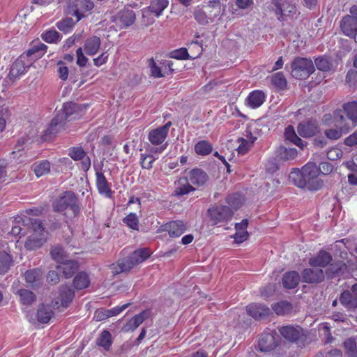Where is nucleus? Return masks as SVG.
<instances>
[{
	"label": "nucleus",
	"instance_id": "obj_46",
	"mask_svg": "<svg viewBox=\"0 0 357 357\" xmlns=\"http://www.w3.org/2000/svg\"><path fill=\"white\" fill-rule=\"evenodd\" d=\"M150 255L151 252L149 250L144 248L134 251L130 255V257L132 259V261L135 266L145 261L147 258L149 257Z\"/></svg>",
	"mask_w": 357,
	"mask_h": 357
},
{
	"label": "nucleus",
	"instance_id": "obj_28",
	"mask_svg": "<svg viewBox=\"0 0 357 357\" xmlns=\"http://www.w3.org/2000/svg\"><path fill=\"white\" fill-rule=\"evenodd\" d=\"M26 282L33 289L39 288L42 284V273L40 270L33 269L26 271L24 273Z\"/></svg>",
	"mask_w": 357,
	"mask_h": 357
},
{
	"label": "nucleus",
	"instance_id": "obj_14",
	"mask_svg": "<svg viewBox=\"0 0 357 357\" xmlns=\"http://www.w3.org/2000/svg\"><path fill=\"white\" fill-rule=\"evenodd\" d=\"M171 125L172 123L169 121L162 126L151 130L148 135L149 142L153 145H160L167 138Z\"/></svg>",
	"mask_w": 357,
	"mask_h": 357
},
{
	"label": "nucleus",
	"instance_id": "obj_45",
	"mask_svg": "<svg viewBox=\"0 0 357 357\" xmlns=\"http://www.w3.org/2000/svg\"><path fill=\"white\" fill-rule=\"evenodd\" d=\"M195 151L197 155L203 156L207 155L212 152L213 146L206 140H201L195 144Z\"/></svg>",
	"mask_w": 357,
	"mask_h": 357
},
{
	"label": "nucleus",
	"instance_id": "obj_37",
	"mask_svg": "<svg viewBox=\"0 0 357 357\" xmlns=\"http://www.w3.org/2000/svg\"><path fill=\"white\" fill-rule=\"evenodd\" d=\"M121 25L126 27L130 26L135 20V13L131 9H124L119 13Z\"/></svg>",
	"mask_w": 357,
	"mask_h": 357
},
{
	"label": "nucleus",
	"instance_id": "obj_40",
	"mask_svg": "<svg viewBox=\"0 0 357 357\" xmlns=\"http://www.w3.org/2000/svg\"><path fill=\"white\" fill-rule=\"evenodd\" d=\"M168 5V0H152L151 5L149 6V10L156 17H159Z\"/></svg>",
	"mask_w": 357,
	"mask_h": 357
},
{
	"label": "nucleus",
	"instance_id": "obj_39",
	"mask_svg": "<svg viewBox=\"0 0 357 357\" xmlns=\"http://www.w3.org/2000/svg\"><path fill=\"white\" fill-rule=\"evenodd\" d=\"M297 155L298 151L295 148H287L282 146L278 149V156L284 161L294 160L297 157Z\"/></svg>",
	"mask_w": 357,
	"mask_h": 357
},
{
	"label": "nucleus",
	"instance_id": "obj_41",
	"mask_svg": "<svg viewBox=\"0 0 357 357\" xmlns=\"http://www.w3.org/2000/svg\"><path fill=\"white\" fill-rule=\"evenodd\" d=\"M80 107L81 106L79 105L72 102L64 103L63 105V113L60 114L63 115V121L68 119H75V117L71 116L79 110Z\"/></svg>",
	"mask_w": 357,
	"mask_h": 357
},
{
	"label": "nucleus",
	"instance_id": "obj_27",
	"mask_svg": "<svg viewBox=\"0 0 357 357\" xmlns=\"http://www.w3.org/2000/svg\"><path fill=\"white\" fill-rule=\"evenodd\" d=\"M165 229L169 236L176 238L181 236L186 230V226L181 220L172 221L165 225Z\"/></svg>",
	"mask_w": 357,
	"mask_h": 357
},
{
	"label": "nucleus",
	"instance_id": "obj_32",
	"mask_svg": "<svg viewBox=\"0 0 357 357\" xmlns=\"http://www.w3.org/2000/svg\"><path fill=\"white\" fill-rule=\"evenodd\" d=\"M193 190H195V188L192 187L188 178H181L178 181L174 195L176 196H182L187 195Z\"/></svg>",
	"mask_w": 357,
	"mask_h": 357
},
{
	"label": "nucleus",
	"instance_id": "obj_1",
	"mask_svg": "<svg viewBox=\"0 0 357 357\" xmlns=\"http://www.w3.org/2000/svg\"><path fill=\"white\" fill-rule=\"evenodd\" d=\"M319 170L313 162H308L301 169H294L289 175L295 185L310 190H317L321 187V183L318 180Z\"/></svg>",
	"mask_w": 357,
	"mask_h": 357
},
{
	"label": "nucleus",
	"instance_id": "obj_25",
	"mask_svg": "<svg viewBox=\"0 0 357 357\" xmlns=\"http://www.w3.org/2000/svg\"><path fill=\"white\" fill-rule=\"evenodd\" d=\"M186 178L191 185L200 187L205 184L208 178V176L200 169H193L190 171L188 176Z\"/></svg>",
	"mask_w": 357,
	"mask_h": 357
},
{
	"label": "nucleus",
	"instance_id": "obj_21",
	"mask_svg": "<svg viewBox=\"0 0 357 357\" xmlns=\"http://www.w3.org/2000/svg\"><path fill=\"white\" fill-rule=\"evenodd\" d=\"M248 314L255 319H259L268 315L270 310L265 305L252 303L247 306Z\"/></svg>",
	"mask_w": 357,
	"mask_h": 357
},
{
	"label": "nucleus",
	"instance_id": "obj_58",
	"mask_svg": "<svg viewBox=\"0 0 357 357\" xmlns=\"http://www.w3.org/2000/svg\"><path fill=\"white\" fill-rule=\"evenodd\" d=\"M155 160L151 155L141 154L140 162L142 168L147 169L152 168Z\"/></svg>",
	"mask_w": 357,
	"mask_h": 357
},
{
	"label": "nucleus",
	"instance_id": "obj_53",
	"mask_svg": "<svg viewBox=\"0 0 357 357\" xmlns=\"http://www.w3.org/2000/svg\"><path fill=\"white\" fill-rule=\"evenodd\" d=\"M123 222L129 228L133 230L139 229V218L137 214L135 213H130L128 215H127L123 219Z\"/></svg>",
	"mask_w": 357,
	"mask_h": 357
},
{
	"label": "nucleus",
	"instance_id": "obj_42",
	"mask_svg": "<svg viewBox=\"0 0 357 357\" xmlns=\"http://www.w3.org/2000/svg\"><path fill=\"white\" fill-rule=\"evenodd\" d=\"M13 264L11 256L6 252H0V274L4 275Z\"/></svg>",
	"mask_w": 357,
	"mask_h": 357
},
{
	"label": "nucleus",
	"instance_id": "obj_49",
	"mask_svg": "<svg viewBox=\"0 0 357 357\" xmlns=\"http://www.w3.org/2000/svg\"><path fill=\"white\" fill-rule=\"evenodd\" d=\"M75 25L74 20L70 17H66L56 23V27L64 33H70Z\"/></svg>",
	"mask_w": 357,
	"mask_h": 357
},
{
	"label": "nucleus",
	"instance_id": "obj_48",
	"mask_svg": "<svg viewBox=\"0 0 357 357\" xmlns=\"http://www.w3.org/2000/svg\"><path fill=\"white\" fill-rule=\"evenodd\" d=\"M275 312L278 315H284L290 312L292 310L291 304L287 301H282L273 306Z\"/></svg>",
	"mask_w": 357,
	"mask_h": 357
},
{
	"label": "nucleus",
	"instance_id": "obj_16",
	"mask_svg": "<svg viewBox=\"0 0 357 357\" xmlns=\"http://www.w3.org/2000/svg\"><path fill=\"white\" fill-rule=\"evenodd\" d=\"M189 48L197 47V54L195 56H190L188 52V50L185 47L177 49L170 53V56L173 59L185 60L190 58H196L202 53V44L198 40L192 41L189 45Z\"/></svg>",
	"mask_w": 357,
	"mask_h": 357
},
{
	"label": "nucleus",
	"instance_id": "obj_20",
	"mask_svg": "<svg viewBox=\"0 0 357 357\" xmlns=\"http://www.w3.org/2000/svg\"><path fill=\"white\" fill-rule=\"evenodd\" d=\"M332 261V256L325 250H320L316 256L311 257L309 260V264L312 267L327 266Z\"/></svg>",
	"mask_w": 357,
	"mask_h": 357
},
{
	"label": "nucleus",
	"instance_id": "obj_54",
	"mask_svg": "<svg viewBox=\"0 0 357 357\" xmlns=\"http://www.w3.org/2000/svg\"><path fill=\"white\" fill-rule=\"evenodd\" d=\"M226 202L229 206L234 210L239 208L242 204L241 197L238 194L228 195Z\"/></svg>",
	"mask_w": 357,
	"mask_h": 357
},
{
	"label": "nucleus",
	"instance_id": "obj_63",
	"mask_svg": "<svg viewBox=\"0 0 357 357\" xmlns=\"http://www.w3.org/2000/svg\"><path fill=\"white\" fill-rule=\"evenodd\" d=\"M343 155L342 151L337 147L331 148L327 152V158L330 160H335L338 158H342Z\"/></svg>",
	"mask_w": 357,
	"mask_h": 357
},
{
	"label": "nucleus",
	"instance_id": "obj_34",
	"mask_svg": "<svg viewBox=\"0 0 357 357\" xmlns=\"http://www.w3.org/2000/svg\"><path fill=\"white\" fill-rule=\"evenodd\" d=\"M22 75V61L21 56H20L16 61L12 64L10 72L8 73V79L14 82L19 79Z\"/></svg>",
	"mask_w": 357,
	"mask_h": 357
},
{
	"label": "nucleus",
	"instance_id": "obj_36",
	"mask_svg": "<svg viewBox=\"0 0 357 357\" xmlns=\"http://www.w3.org/2000/svg\"><path fill=\"white\" fill-rule=\"evenodd\" d=\"M53 314L54 312L50 306L42 304L37 311V319L40 323L47 324Z\"/></svg>",
	"mask_w": 357,
	"mask_h": 357
},
{
	"label": "nucleus",
	"instance_id": "obj_11",
	"mask_svg": "<svg viewBox=\"0 0 357 357\" xmlns=\"http://www.w3.org/2000/svg\"><path fill=\"white\" fill-rule=\"evenodd\" d=\"M344 121V117L342 114V111L341 109H336L333 112V122L336 126L340 127V128L335 129H327L325 130L324 134L326 137L332 140H337L340 139L342 135V128L344 127L343 124Z\"/></svg>",
	"mask_w": 357,
	"mask_h": 357
},
{
	"label": "nucleus",
	"instance_id": "obj_50",
	"mask_svg": "<svg viewBox=\"0 0 357 357\" xmlns=\"http://www.w3.org/2000/svg\"><path fill=\"white\" fill-rule=\"evenodd\" d=\"M347 357H357V345L354 338H349L344 342Z\"/></svg>",
	"mask_w": 357,
	"mask_h": 357
},
{
	"label": "nucleus",
	"instance_id": "obj_8",
	"mask_svg": "<svg viewBox=\"0 0 357 357\" xmlns=\"http://www.w3.org/2000/svg\"><path fill=\"white\" fill-rule=\"evenodd\" d=\"M75 296L74 290L69 286L63 285L59 289V294L52 301L56 309L66 308L71 303Z\"/></svg>",
	"mask_w": 357,
	"mask_h": 357
},
{
	"label": "nucleus",
	"instance_id": "obj_18",
	"mask_svg": "<svg viewBox=\"0 0 357 357\" xmlns=\"http://www.w3.org/2000/svg\"><path fill=\"white\" fill-rule=\"evenodd\" d=\"M302 278L307 283H319L324 280L325 275L322 269L305 268L302 272Z\"/></svg>",
	"mask_w": 357,
	"mask_h": 357
},
{
	"label": "nucleus",
	"instance_id": "obj_6",
	"mask_svg": "<svg viewBox=\"0 0 357 357\" xmlns=\"http://www.w3.org/2000/svg\"><path fill=\"white\" fill-rule=\"evenodd\" d=\"M272 10L279 21L283 22L287 17L296 14V9L294 3L289 0H271Z\"/></svg>",
	"mask_w": 357,
	"mask_h": 357
},
{
	"label": "nucleus",
	"instance_id": "obj_35",
	"mask_svg": "<svg viewBox=\"0 0 357 357\" xmlns=\"http://www.w3.org/2000/svg\"><path fill=\"white\" fill-rule=\"evenodd\" d=\"M347 266L344 262L342 261L330 264L326 273L329 278H335L342 275L347 270Z\"/></svg>",
	"mask_w": 357,
	"mask_h": 357
},
{
	"label": "nucleus",
	"instance_id": "obj_59",
	"mask_svg": "<svg viewBox=\"0 0 357 357\" xmlns=\"http://www.w3.org/2000/svg\"><path fill=\"white\" fill-rule=\"evenodd\" d=\"M315 65L317 69L321 71H328L331 68L329 61L324 57H319L316 59Z\"/></svg>",
	"mask_w": 357,
	"mask_h": 357
},
{
	"label": "nucleus",
	"instance_id": "obj_55",
	"mask_svg": "<svg viewBox=\"0 0 357 357\" xmlns=\"http://www.w3.org/2000/svg\"><path fill=\"white\" fill-rule=\"evenodd\" d=\"M237 143H238V146L236 151L240 155L246 154L252 146L249 141L243 137L238 138Z\"/></svg>",
	"mask_w": 357,
	"mask_h": 357
},
{
	"label": "nucleus",
	"instance_id": "obj_17",
	"mask_svg": "<svg viewBox=\"0 0 357 357\" xmlns=\"http://www.w3.org/2000/svg\"><path fill=\"white\" fill-rule=\"evenodd\" d=\"M47 46L39 40L33 41L26 55L31 61L40 59L47 52Z\"/></svg>",
	"mask_w": 357,
	"mask_h": 357
},
{
	"label": "nucleus",
	"instance_id": "obj_52",
	"mask_svg": "<svg viewBox=\"0 0 357 357\" xmlns=\"http://www.w3.org/2000/svg\"><path fill=\"white\" fill-rule=\"evenodd\" d=\"M272 84L278 89H284L287 86V79L282 73L279 72L273 75L271 77Z\"/></svg>",
	"mask_w": 357,
	"mask_h": 357
},
{
	"label": "nucleus",
	"instance_id": "obj_62",
	"mask_svg": "<svg viewBox=\"0 0 357 357\" xmlns=\"http://www.w3.org/2000/svg\"><path fill=\"white\" fill-rule=\"evenodd\" d=\"M319 170V174H322L324 175H328L332 172L333 167L329 162H322L317 167Z\"/></svg>",
	"mask_w": 357,
	"mask_h": 357
},
{
	"label": "nucleus",
	"instance_id": "obj_9",
	"mask_svg": "<svg viewBox=\"0 0 357 357\" xmlns=\"http://www.w3.org/2000/svg\"><path fill=\"white\" fill-rule=\"evenodd\" d=\"M93 169L96 172V185L99 194L111 198L113 192L102 172V164H93Z\"/></svg>",
	"mask_w": 357,
	"mask_h": 357
},
{
	"label": "nucleus",
	"instance_id": "obj_19",
	"mask_svg": "<svg viewBox=\"0 0 357 357\" xmlns=\"http://www.w3.org/2000/svg\"><path fill=\"white\" fill-rule=\"evenodd\" d=\"M280 333L286 340L296 342L303 337V330L301 327L285 326L280 328Z\"/></svg>",
	"mask_w": 357,
	"mask_h": 357
},
{
	"label": "nucleus",
	"instance_id": "obj_13",
	"mask_svg": "<svg viewBox=\"0 0 357 357\" xmlns=\"http://www.w3.org/2000/svg\"><path fill=\"white\" fill-rule=\"evenodd\" d=\"M64 126L63 115L55 116L48 125V127L43 131L42 138L44 141L50 140Z\"/></svg>",
	"mask_w": 357,
	"mask_h": 357
},
{
	"label": "nucleus",
	"instance_id": "obj_22",
	"mask_svg": "<svg viewBox=\"0 0 357 357\" xmlns=\"http://www.w3.org/2000/svg\"><path fill=\"white\" fill-rule=\"evenodd\" d=\"M340 28L345 36H353L357 29V19L351 15L344 16L340 22Z\"/></svg>",
	"mask_w": 357,
	"mask_h": 357
},
{
	"label": "nucleus",
	"instance_id": "obj_60",
	"mask_svg": "<svg viewBox=\"0 0 357 357\" xmlns=\"http://www.w3.org/2000/svg\"><path fill=\"white\" fill-rule=\"evenodd\" d=\"M22 155V145L20 144V142L16 145V146L14 149V151H13L10 153V160L11 162H15V163H20L21 162L20 158Z\"/></svg>",
	"mask_w": 357,
	"mask_h": 357
},
{
	"label": "nucleus",
	"instance_id": "obj_38",
	"mask_svg": "<svg viewBox=\"0 0 357 357\" xmlns=\"http://www.w3.org/2000/svg\"><path fill=\"white\" fill-rule=\"evenodd\" d=\"M90 284L89 275L85 272L78 273L73 280V286L77 290L87 288Z\"/></svg>",
	"mask_w": 357,
	"mask_h": 357
},
{
	"label": "nucleus",
	"instance_id": "obj_31",
	"mask_svg": "<svg viewBox=\"0 0 357 357\" xmlns=\"http://www.w3.org/2000/svg\"><path fill=\"white\" fill-rule=\"evenodd\" d=\"M134 266L135 264H133L132 259L128 256L127 258L119 260L116 265H112V274L117 275L122 272L128 271Z\"/></svg>",
	"mask_w": 357,
	"mask_h": 357
},
{
	"label": "nucleus",
	"instance_id": "obj_56",
	"mask_svg": "<svg viewBox=\"0 0 357 357\" xmlns=\"http://www.w3.org/2000/svg\"><path fill=\"white\" fill-rule=\"evenodd\" d=\"M68 155L75 161L80 160L86 156V153L82 147H73L69 149Z\"/></svg>",
	"mask_w": 357,
	"mask_h": 357
},
{
	"label": "nucleus",
	"instance_id": "obj_51",
	"mask_svg": "<svg viewBox=\"0 0 357 357\" xmlns=\"http://www.w3.org/2000/svg\"><path fill=\"white\" fill-rule=\"evenodd\" d=\"M50 170V163L47 160H43L33 165V171L37 177L47 174Z\"/></svg>",
	"mask_w": 357,
	"mask_h": 357
},
{
	"label": "nucleus",
	"instance_id": "obj_61",
	"mask_svg": "<svg viewBox=\"0 0 357 357\" xmlns=\"http://www.w3.org/2000/svg\"><path fill=\"white\" fill-rule=\"evenodd\" d=\"M149 67L151 76L156 78H160L164 76L162 73L160 68L157 66L153 59H149Z\"/></svg>",
	"mask_w": 357,
	"mask_h": 357
},
{
	"label": "nucleus",
	"instance_id": "obj_5",
	"mask_svg": "<svg viewBox=\"0 0 357 357\" xmlns=\"http://www.w3.org/2000/svg\"><path fill=\"white\" fill-rule=\"evenodd\" d=\"M291 74L297 79H305L314 71V66L310 59L296 57L291 62Z\"/></svg>",
	"mask_w": 357,
	"mask_h": 357
},
{
	"label": "nucleus",
	"instance_id": "obj_26",
	"mask_svg": "<svg viewBox=\"0 0 357 357\" xmlns=\"http://www.w3.org/2000/svg\"><path fill=\"white\" fill-rule=\"evenodd\" d=\"M266 100L265 93L260 90H255L250 93L246 101L247 105L252 109L260 107Z\"/></svg>",
	"mask_w": 357,
	"mask_h": 357
},
{
	"label": "nucleus",
	"instance_id": "obj_29",
	"mask_svg": "<svg viewBox=\"0 0 357 357\" xmlns=\"http://www.w3.org/2000/svg\"><path fill=\"white\" fill-rule=\"evenodd\" d=\"M100 44V38L96 36H93L85 40L82 50L86 54L93 56L98 52Z\"/></svg>",
	"mask_w": 357,
	"mask_h": 357
},
{
	"label": "nucleus",
	"instance_id": "obj_12",
	"mask_svg": "<svg viewBox=\"0 0 357 357\" xmlns=\"http://www.w3.org/2000/svg\"><path fill=\"white\" fill-rule=\"evenodd\" d=\"M279 336L275 332L264 333L261 335L258 347L261 351L268 352L273 350L278 344Z\"/></svg>",
	"mask_w": 357,
	"mask_h": 357
},
{
	"label": "nucleus",
	"instance_id": "obj_57",
	"mask_svg": "<svg viewBox=\"0 0 357 357\" xmlns=\"http://www.w3.org/2000/svg\"><path fill=\"white\" fill-rule=\"evenodd\" d=\"M51 255L52 258L59 264L61 262L65 261L63 259L64 257V250L59 245L54 246L52 248L51 250Z\"/></svg>",
	"mask_w": 357,
	"mask_h": 357
},
{
	"label": "nucleus",
	"instance_id": "obj_23",
	"mask_svg": "<svg viewBox=\"0 0 357 357\" xmlns=\"http://www.w3.org/2000/svg\"><path fill=\"white\" fill-rule=\"evenodd\" d=\"M56 268L62 272L66 278H70L79 268V264L75 260H65L57 265Z\"/></svg>",
	"mask_w": 357,
	"mask_h": 357
},
{
	"label": "nucleus",
	"instance_id": "obj_33",
	"mask_svg": "<svg viewBox=\"0 0 357 357\" xmlns=\"http://www.w3.org/2000/svg\"><path fill=\"white\" fill-rule=\"evenodd\" d=\"M340 301L347 309L357 308V297L348 290L341 294Z\"/></svg>",
	"mask_w": 357,
	"mask_h": 357
},
{
	"label": "nucleus",
	"instance_id": "obj_15",
	"mask_svg": "<svg viewBox=\"0 0 357 357\" xmlns=\"http://www.w3.org/2000/svg\"><path fill=\"white\" fill-rule=\"evenodd\" d=\"M297 132L303 137H311L319 132L318 123L313 119L302 121L297 127Z\"/></svg>",
	"mask_w": 357,
	"mask_h": 357
},
{
	"label": "nucleus",
	"instance_id": "obj_64",
	"mask_svg": "<svg viewBox=\"0 0 357 357\" xmlns=\"http://www.w3.org/2000/svg\"><path fill=\"white\" fill-rule=\"evenodd\" d=\"M83 51L82 47H79L76 51V63L79 67H84L88 61V59L84 56Z\"/></svg>",
	"mask_w": 357,
	"mask_h": 357
},
{
	"label": "nucleus",
	"instance_id": "obj_30",
	"mask_svg": "<svg viewBox=\"0 0 357 357\" xmlns=\"http://www.w3.org/2000/svg\"><path fill=\"white\" fill-rule=\"evenodd\" d=\"M300 275L296 271L287 272L283 275L282 284L286 289L296 288L300 282Z\"/></svg>",
	"mask_w": 357,
	"mask_h": 357
},
{
	"label": "nucleus",
	"instance_id": "obj_3",
	"mask_svg": "<svg viewBox=\"0 0 357 357\" xmlns=\"http://www.w3.org/2000/svg\"><path fill=\"white\" fill-rule=\"evenodd\" d=\"M29 223L32 234L27 238L24 246L27 250H36L46 242L48 233L38 218H29Z\"/></svg>",
	"mask_w": 357,
	"mask_h": 357
},
{
	"label": "nucleus",
	"instance_id": "obj_4",
	"mask_svg": "<svg viewBox=\"0 0 357 357\" xmlns=\"http://www.w3.org/2000/svg\"><path fill=\"white\" fill-rule=\"evenodd\" d=\"M52 208L56 212H63L69 208L74 216H77L80 213L78 197L73 191H66L53 201Z\"/></svg>",
	"mask_w": 357,
	"mask_h": 357
},
{
	"label": "nucleus",
	"instance_id": "obj_47",
	"mask_svg": "<svg viewBox=\"0 0 357 357\" xmlns=\"http://www.w3.org/2000/svg\"><path fill=\"white\" fill-rule=\"evenodd\" d=\"M96 342L99 347H101L108 351L112 344L111 333L108 331L104 330L100 334Z\"/></svg>",
	"mask_w": 357,
	"mask_h": 357
},
{
	"label": "nucleus",
	"instance_id": "obj_43",
	"mask_svg": "<svg viewBox=\"0 0 357 357\" xmlns=\"http://www.w3.org/2000/svg\"><path fill=\"white\" fill-rule=\"evenodd\" d=\"M343 110L349 119L357 122V102H349L343 105Z\"/></svg>",
	"mask_w": 357,
	"mask_h": 357
},
{
	"label": "nucleus",
	"instance_id": "obj_10",
	"mask_svg": "<svg viewBox=\"0 0 357 357\" xmlns=\"http://www.w3.org/2000/svg\"><path fill=\"white\" fill-rule=\"evenodd\" d=\"M94 7L91 0H75L70 6V12L77 17V22L91 13Z\"/></svg>",
	"mask_w": 357,
	"mask_h": 357
},
{
	"label": "nucleus",
	"instance_id": "obj_7",
	"mask_svg": "<svg viewBox=\"0 0 357 357\" xmlns=\"http://www.w3.org/2000/svg\"><path fill=\"white\" fill-rule=\"evenodd\" d=\"M208 215L213 225L229 221L234 212L227 206H216L208 210Z\"/></svg>",
	"mask_w": 357,
	"mask_h": 357
},
{
	"label": "nucleus",
	"instance_id": "obj_2",
	"mask_svg": "<svg viewBox=\"0 0 357 357\" xmlns=\"http://www.w3.org/2000/svg\"><path fill=\"white\" fill-rule=\"evenodd\" d=\"M225 12V7L220 0H209L204 4L195 8L193 15L201 25H206L220 19Z\"/></svg>",
	"mask_w": 357,
	"mask_h": 357
},
{
	"label": "nucleus",
	"instance_id": "obj_24",
	"mask_svg": "<svg viewBox=\"0 0 357 357\" xmlns=\"http://www.w3.org/2000/svg\"><path fill=\"white\" fill-rule=\"evenodd\" d=\"M150 315L149 310H144L140 313L135 314L125 325L124 329L126 331H134L138 328Z\"/></svg>",
	"mask_w": 357,
	"mask_h": 357
},
{
	"label": "nucleus",
	"instance_id": "obj_44",
	"mask_svg": "<svg viewBox=\"0 0 357 357\" xmlns=\"http://www.w3.org/2000/svg\"><path fill=\"white\" fill-rule=\"evenodd\" d=\"M41 38L47 43H57L62 36L54 29L46 30L41 34Z\"/></svg>",
	"mask_w": 357,
	"mask_h": 357
}]
</instances>
